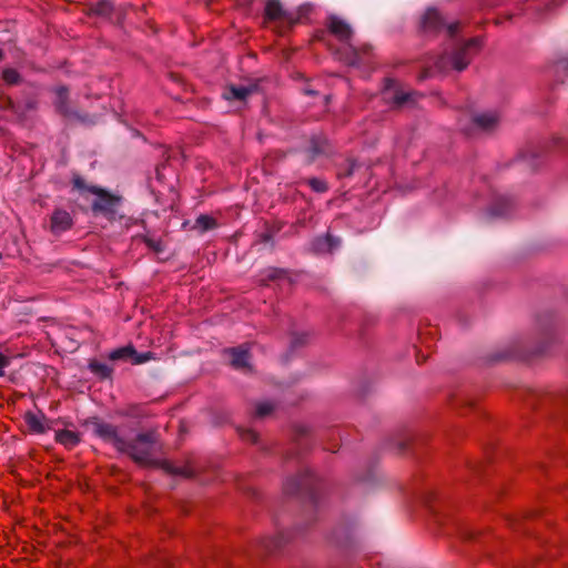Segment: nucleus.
Masks as SVG:
<instances>
[{
	"instance_id": "obj_10",
	"label": "nucleus",
	"mask_w": 568,
	"mask_h": 568,
	"mask_svg": "<svg viewBox=\"0 0 568 568\" xmlns=\"http://www.w3.org/2000/svg\"><path fill=\"white\" fill-rule=\"evenodd\" d=\"M81 440L80 434L69 429L55 432V442L68 449L74 448Z\"/></svg>"
},
{
	"instance_id": "obj_2",
	"label": "nucleus",
	"mask_w": 568,
	"mask_h": 568,
	"mask_svg": "<svg viewBox=\"0 0 568 568\" xmlns=\"http://www.w3.org/2000/svg\"><path fill=\"white\" fill-rule=\"evenodd\" d=\"M94 433L103 440L111 443L119 452L128 450V442L118 434L115 426L108 423L95 422Z\"/></svg>"
},
{
	"instance_id": "obj_13",
	"label": "nucleus",
	"mask_w": 568,
	"mask_h": 568,
	"mask_svg": "<svg viewBox=\"0 0 568 568\" xmlns=\"http://www.w3.org/2000/svg\"><path fill=\"white\" fill-rule=\"evenodd\" d=\"M253 89L250 87H231L229 91L225 93V98L227 100H245L251 93Z\"/></svg>"
},
{
	"instance_id": "obj_15",
	"label": "nucleus",
	"mask_w": 568,
	"mask_h": 568,
	"mask_svg": "<svg viewBox=\"0 0 568 568\" xmlns=\"http://www.w3.org/2000/svg\"><path fill=\"white\" fill-rule=\"evenodd\" d=\"M89 368L91 369L92 373L103 378L110 377L112 373V369L106 364L100 362H91L89 364Z\"/></svg>"
},
{
	"instance_id": "obj_20",
	"label": "nucleus",
	"mask_w": 568,
	"mask_h": 568,
	"mask_svg": "<svg viewBox=\"0 0 568 568\" xmlns=\"http://www.w3.org/2000/svg\"><path fill=\"white\" fill-rule=\"evenodd\" d=\"M164 467L168 471L172 474L183 475L185 477H190L193 475V471L189 467H173L168 462L164 463Z\"/></svg>"
},
{
	"instance_id": "obj_9",
	"label": "nucleus",
	"mask_w": 568,
	"mask_h": 568,
	"mask_svg": "<svg viewBox=\"0 0 568 568\" xmlns=\"http://www.w3.org/2000/svg\"><path fill=\"white\" fill-rule=\"evenodd\" d=\"M422 24L424 30H439L444 27V20L436 9H428L423 16Z\"/></svg>"
},
{
	"instance_id": "obj_12",
	"label": "nucleus",
	"mask_w": 568,
	"mask_h": 568,
	"mask_svg": "<svg viewBox=\"0 0 568 568\" xmlns=\"http://www.w3.org/2000/svg\"><path fill=\"white\" fill-rule=\"evenodd\" d=\"M499 122V118L496 113H483L474 118V123L481 130H493Z\"/></svg>"
},
{
	"instance_id": "obj_24",
	"label": "nucleus",
	"mask_w": 568,
	"mask_h": 568,
	"mask_svg": "<svg viewBox=\"0 0 568 568\" xmlns=\"http://www.w3.org/2000/svg\"><path fill=\"white\" fill-rule=\"evenodd\" d=\"M458 29V23H450L447 26V31L450 36H453Z\"/></svg>"
},
{
	"instance_id": "obj_21",
	"label": "nucleus",
	"mask_w": 568,
	"mask_h": 568,
	"mask_svg": "<svg viewBox=\"0 0 568 568\" xmlns=\"http://www.w3.org/2000/svg\"><path fill=\"white\" fill-rule=\"evenodd\" d=\"M274 409V406L270 402L258 403L256 405V415L263 417L268 415Z\"/></svg>"
},
{
	"instance_id": "obj_27",
	"label": "nucleus",
	"mask_w": 568,
	"mask_h": 568,
	"mask_svg": "<svg viewBox=\"0 0 568 568\" xmlns=\"http://www.w3.org/2000/svg\"><path fill=\"white\" fill-rule=\"evenodd\" d=\"M2 59V51L0 50V60Z\"/></svg>"
},
{
	"instance_id": "obj_7",
	"label": "nucleus",
	"mask_w": 568,
	"mask_h": 568,
	"mask_svg": "<svg viewBox=\"0 0 568 568\" xmlns=\"http://www.w3.org/2000/svg\"><path fill=\"white\" fill-rule=\"evenodd\" d=\"M24 422L29 430L33 434H44L51 428L45 415L41 412H27L24 414Z\"/></svg>"
},
{
	"instance_id": "obj_17",
	"label": "nucleus",
	"mask_w": 568,
	"mask_h": 568,
	"mask_svg": "<svg viewBox=\"0 0 568 568\" xmlns=\"http://www.w3.org/2000/svg\"><path fill=\"white\" fill-rule=\"evenodd\" d=\"M196 226L202 231H207L216 226V221L210 215L202 214L196 219Z\"/></svg>"
},
{
	"instance_id": "obj_23",
	"label": "nucleus",
	"mask_w": 568,
	"mask_h": 568,
	"mask_svg": "<svg viewBox=\"0 0 568 568\" xmlns=\"http://www.w3.org/2000/svg\"><path fill=\"white\" fill-rule=\"evenodd\" d=\"M133 357H134V361H133L134 364H141V363L149 361L151 358V355H150V353H145V354L136 353V355H133Z\"/></svg>"
},
{
	"instance_id": "obj_8",
	"label": "nucleus",
	"mask_w": 568,
	"mask_h": 568,
	"mask_svg": "<svg viewBox=\"0 0 568 568\" xmlns=\"http://www.w3.org/2000/svg\"><path fill=\"white\" fill-rule=\"evenodd\" d=\"M265 19L267 21H281L292 23L291 17L283 10L276 0H268L265 4Z\"/></svg>"
},
{
	"instance_id": "obj_1",
	"label": "nucleus",
	"mask_w": 568,
	"mask_h": 568,
	"mask_svg": "<svg viewBox=\"0 0 568 568\" xmlns=\"http://www.w3.org/2000/svg\"><path fill=\"white\" fill-rule=\"evenodd\" d=\"M153 438L149 434L139 435L134 442L128 443L126 453L135 463L149 466L154 464L152 458Z\"/></svg>"
},
{
	"instance_id": "obj_11",
	"label": "nucleus",
	"mask_w": 568,
	"mask_h": 568,
	"mask_svg": "<svg viewBox=\"0 0 568 568\" xmlns=\"http://www.w3.org/2000/svg\"><path fill=\"white\" fill-rule=\"evenodd\" d=\"M225 353L231 355V364L235 368H245L248 367V358L250 353L247 348L239 347V348H230L226 349Z\"/></svg>"
},
{
	"instance_id": "obj_16",
	"label": "nucleus",
	"mask_w": 568,
	"mask_h": 568,
	"mask_svg": "<svg viewBox=\"0 0 568 568\" xmlns=\"http://www.w3.org/2000/svg\"><path fill=\"white\" fill-rule=\"evenodd\" d=\"M55 94H57V102H55L57 109L60 112H64L67 110V103H65V100L68 97L67 88H64V87L57 88Z\"/></svg>"
},
{
	"instance_id": "obj_14",
	"label": "nucleus",
	"mask_w": 568,
	"mask_h": 568,
	"mask_svg": "<svg viewBox=\"0 0 568 568\" xmlns=\"http://www.w3.org/2000/svg\"><path fill=\"white\" fill-rule=\"evenodd\" d=\"M133 355H136V351L132 346H125L118 349H114L110 354V359L118 361L126 357H133Z\"/></svg>"
},
{
	"instance_id": "obj_6",
	"label": "nucleus",
	"mask_w": 568,
	"mask_h": 568,
	"mask_svg": "<svg viewBox=\"0 0 568 568\" xmlns=\"http://www.w3.org/2000/svg\"><path fill=\"white\" fill-rule=\"evenodd\" d=\"M73 225V219L65 210L57 209L51 215L50 230L55 233H62L70 230Z\"/></svg>"
},
{
	"instance_id": "obj_19",
	"label": "nucleus",
	"mask_w": 568,
	"mask_h": 568,
	"mask_svg": "<svg viewBox=\"0 0 568 568\" xmlns=\"http://www.w3.org/2000/svg\"><path fill=\"white\" fill-rule=\"evenodd\" d=\"M308 185L311 186V189L317 193H323V192H326L327 191V184L324 180H321V179H316V178H313V179H310L308 180Z\"/></svg>"
},
{
	"instance_id": "obj_28",
	"label": "nucleus",
	"mask_w": 568,
	"mask_h": 568,
	"mask_svg": "<svg viewBox=\"0 0 568 568\" xmlns=\"http://www.w3.org/2000/svg\"><path fill=\"white\" fill-rule=\"evenodd\" d=\"M2 258V254L0 253V260Z\"/></svg>"
},
{
	"instance_id": "obj_5",
	"label": "nucleus",
	"mask_w": 568,
	"mask_h": 568,
	"mask_svg": "<svg viewBox=\"0 0 568 568\" xmlns=\"http://www.w3.org/2000/svg\"><path fill=\"white\" fill-rule=\"evenodd\" d=\"M327 28L332 34H334L339 41L344 43H351L353 31L344 20L332 17L328 20Z\"/></svg>"
},
{
	"instance_id": "obj_26",
	"label": "nucleus",
	"mask_w": 568,
	"mask_h": 568,
	"mask_svg": "<svg viewBox=\"0 0 568 568\" xmlns=\"http://www.w3.org/2000/svg\"><path fill=\"white\" fill-rule=\"evenodd\" d=\"M146 243L149 246L153 247L154 250H159V243H155L151 240H148Z\"/></svg>"
},
{
	"instance_id": "obj_18",
	"label": "nucleus",
	"mask_w": 568,
	"mask_h": 568,
	"mask_svg": "<svg viewBox=\"0 0 568 568\" xmlns=\"http://www.w3.org/2000/svg\"><path fill=\"white\" fill-rule=\"evenodd\" d=\"M2 78L8 84H17L20 82V74L16 69L8 68L2 72Z\"/></svg>"
},
{
	"instance_id": "obj_25",
	"label": "nucleus",
	"mask_w": 568,
	"mask_h": 568,
	"mask_svg": "<svg viewBox=\"0 0 568 568\" xmlns=\"http://www.w3.org/2000/svg\"><path fill=\"white\" fill-rule=\"evenodd\" d=\"M74 185L78 187V189H82L83 187V182L80 178H77L74 179Z\"/></svg>"
},
{
	"instance_id": "obj_22",
	"label": "nucleus",
	"mask_w": 568,
	"mask_h": 568,
	"mask_svg": "<svg viewBox=\"0 0 568 568\" xmlns=\"http://www.w3.org/2000/svg\"><path fill=\"white\" fill-rule=\"evenodd\" d=\"M10 365V358L0 353V377L4 375V369Z\"/></svg>"
},
{
	"instance_id": "obj_4",
	"label": "nucleus",
	"mask_w": 568,
	"mask_h": 568,
	"mask_svg": "<svg viewBox=\"0 0 568 568\" xmlns=\"http://www.w3.org/2000/svg\"><path fill=\"white\" fill-rule=\"evenodd\" d=\"M475 47H479V39L477 38L469 40L463 48L452 55V67L457 71L465 70L470 62L468 50Z\"/></svg>"
},
{
	"instance_id": "obj_3",
	"label": "nucleus",
	"mask_w": 568,
	"mask_h": 568,
	"mask_svg": "<svg viewBox=\"0 0 568 568\" xmlns=\"http://www.w3.org/2000/svg\"><path fill=\"white\" fill-rule=\"evenodd\" d=\"M89 191L98 197L92 204L94 212L113 213L118 204V199L106 193L104 190L92 186Z\"/></svg>"
}]
</instances>
